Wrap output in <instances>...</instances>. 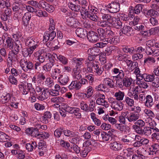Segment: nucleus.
Wrapping results in <instances>:
<instances>
[{"label":"nucleus","instance_id":"obj_39","mask_svg":"<svg viewBox=\"0 0 159 159\" xmlns=\"http://www.w3.org/2000/svg\"><path fill=\"white\" fill-rule=\"evenodd\" d=\"M107 35V36L108 38H112L115 39V40L116 42V43H113L112 44H116L117 43L119 42V39L118 38H115L114 36V33L111 30H107L106 31V35Z\"/></svg>","mask_w":159,"mask_h":159},{"label":"nucleus","instance_id":"obj_33","mask_svg":"<svg viewBox=\"0 0 159 159\" xmlns=\"http://www.w3.org/2000/svg\"><path fill=\"white\" fill-rule=\"evenodd\" d=\"M136 84L141 88L146 89L148 87L147 83L142 79H137L136 81Z\"/></svg>","mask_w":159,"mask_h":159},{"label":"nucleus","instance_id":"obj_4","mask_svg":"<svg viewBox=\"0 0 159 159\" xmlns=\"http://www.w3.org/2000/svg\"><path fill=\"white\" fill-rule=\"evenodd\" d=\"M95 59L93 57H88L87 59L85 61V65L86 67L87 71L89 72H92L93 71L94 67L96 66L97 63L94 61Z\"/></svg>","mask_w":159,"mask_h":159},{"label":"nucleus","instance_id":"obj_38","mask_svg":"<svg viewBox=\"0 0 159 159\" xmlns=\"http://www.w3.org/2000/svg\"><path fill=\"white\" fill-rule=\"evenodd\" d=\"M52 116L51 113L49 111H46L44 112L43 116L42 117L43 122L46 123L48 122V120L51 118Z\"/></svg>","mask_w":159,"mask_h":159},{"label":"nucleus","instance_id":"obj_58","mask_svg":"<svg viewBox=\"0 0 159 159\" xmlns=\"http://www.w3.org/2000/svg\"><path fill=\"white\" fill-rule=\"evenodd\" d=\"M111 24V22H108L104 20H101L98 22V25L101 27H106L108 26Z\"/></svg>","mask_w":159,"mask_h":159},{"label":"nucleus","instance_id":"obj_43","mask_svg":"<svg viewBox=\"0 0 159 159\" xmlns=\"http://www.w3.org/2000/svg\"><path fill=\"white\" fill-rule=\"evenodd\" d=\"M6 43L7 48L11 50L15 42L11 38L8 37L6 39Z\"/></svg>","mask_w":159,"mask_h":159},{"label":"nucleus","instance_id":"obj_44","mask_svg":"<svg viewBox=\"0 0 159 159\" xmlns=\"http://www.w3.org/2000/svg\"><path fill=\"white\" fill-rule=\"evenodd\" d=\"M131 29V27L130 26H125L122 29V32L123 34L127 36H130L132 34Z\"/></svg>","mask_w":159,"mask_h":159},{"label":"nucleus","instance_id":"obj_36","mask_svg":"<svg viewBox=\"0 0 159 159\" xmlns=\"http://www.w3.org/2000/svg\"><path fill=\"white\" fill-rule=\"evenodd\" d=\"M63 133L65 136L69 137H76L77 133L74 132L68 129H65L63 131Z\"/></svg>","mask_w":159,"mask_h":159},{"label":"nucleus","instance_id":"obj_45","mask_svg":"<svg viewBox=\"0 0 159 159\" xmlns=\"http://www.w3.org/2000/svg\"><path fill=\"white\" fill-rule=\"evenodd\" d=\"M133 81V79L131 78H124L123 80V85L126 87L130 86Z\"/></svg>","mask_w":159,"mask_h":159},{"label":"nucleus","instance_id":"obj_52","mask_svg":"<svg viewBox=\"0 0 159 159\" xmlns=\"http://www.w3.org/2000/svg\"><path fill=\"white\" fill-rule=\"evenodd\" d=\"M53 66V64L52 62L47 63L43 66V70L46 71H50Z\"/></svg>","mask_w":159,"mask_h":159},{"label":"nucleus","instance_id":"obj_29","mask_svg":"<svg viewBox=\"0 0 159 159\" xmlns=\"http://www.w3.org/2000/svg\"><path fill=\"white\" fill-rule=\"evenodd\" d=\"M47 90L46 88L44 89L41 93L37 97V98L39 100L44 101L48 98V92L47 91Z\"/></svg>","mask_w":159,"mask_h":159},{"label":"nucleus","instance_id":"obj_47","mask_svg":"<svg viewBox=\"0 0 159 159\" xmlns=\"http://www.w3.org/2000/svg\"><path fill=\"white\" fill-rule=\"evenodd\" d=\"M131 88L129 89V91L128 93V95L130 97H132V96L133 97L134 100L138 101L139 99V95L137 93H135L133 95L131 91H134L135 90V89H134L133 88L132 89H131Z\"/></svg>","mask_w":159,"mask_h":159},{"label":"nucleus","instance_id":"obj_63","mask_svg":"<svg viewBox=\"0 0 159 159\" xmlns=\"http://www.w3.org/2000/svg\"><path fill=\"white\" fill-rule=\"evenodd\" d=\"M101 135L103 140L104 142H106L109 141L111 138V136L110 134H107L105 132L102 133Z\"/></svg>","mask_w":159,"mask_h":159},{"label":"nucleus","instance_id":"obj_20","mask_svg":"<svg viewBox=\"0 0 159 159\" xmlns=\"http://www.w3.org/2000/svg\"><path fill=\"white\" fill-rule=\"evenodd\" d=\"M143 129L144 134L147 136L150 135L152 132H158L159 131V129L156 127L151 128L145 127L143 128Z\"/></svg>","mask_w":159,"mask_h":159},{"label":"nucleus","instance_id":"obj_41","mask_svg":"<svg viewBox=\"0 0 159 159\" xmlns=\"http://www.w3.org/2000/svg\"><path fill=\"white\" fill-rule=\"evenodd\" d=\"M135 125L133 126V128L135 129V127H136V129H137V128H140L144 126L145 123L142 120L140 119L137 120L135 123Z\"/></svg>","mask_w":159,"mask_h":159},{"label":"nucleus","instance_id":"obj_64","mask_svg":"<svg viewBox=\"0 0 159 159\" xmlns=\"http://www.w3.org/2000/svg\"><path fill=\"white\" fill-rule=\"evenodd\" d=\"M120 140L122 143L126 144H128L131 143V140L126 135L123 137Z\"/></svg>","mask_w":159,"mask_h":159},{"label":"nucleus","instance_id":"obj_3","mask_svg":"<svg viewBox=\"0 0 159 159\" xmlns=\"http://www.w3.org/2000/svg\"><path fill=\"white\" fill-rule=\"evenodd\" d=\"M95 98H97L96 103L99 105H101L106 108L108 107V104L107 102L105 100V97L104 94L97 92L95 94Z\"/></svg>","mask_w":159,"mask_h":159},{"label":"nucleus","instance_id":"obj_28","mask_svg":"<svg viewBox=\"0 0 159 159\" xmlns=\"http://www.w3.org/2000/svg\"><path fill=\"white\" fill-rule=\"evenodd\" d=\"M145 106L148 108L151 107L154 105L153 99L151 95H148L146 96V101L144 102Z\"/></svg>","mask_w":159,"mask_h":159},{"label":"nucleus","instance_id":"obj_53","mask_svg":"<svg viewBox=\"0 0 159 159\" xmlns=\"http://www.w3.org/2000/svg\"><path fill=\"white\" fill-rule=\"evenodd\" d=\"M90 148L89 146L85 147L83 150L80 152V155L81 157H86L90 151Z\"/></svg>","mask_w":159,"mask_h":159},{"label":"nucleus","instance_id":"obj_26","mask_svg":"<svg viewBox=\"0 0 159 159\" xmlns=\"http://www.w3.org/2000/svg\"><path fill=\"white\" fill-rule=\"evenodd\" d=\"M97 32L99 35L100 39L109 40V39H114L112 38H107L106 31L102 28H99L98 29Z\"/></svg>","mask_w":159,"mask_h":159},{"label":"nucleus","instance_id":"obj_56","mask_svg":"<svg viewBox=\"0 0 159 159\" xmlns=\"http://www.w3.org/2000/svg\"><path fill=\"white\" fill-rule=\"evenodd\" d=\"M96 104L95 102L92 99L90 101L89 104V111L92 112L94 110H96Z\"/></svg>","mask_w":159,"mask_h":159},{"label":"nucleus","instance_id":"obj_18","mask_svg":"<svg viewBox=\"0 0 159 159\" xmlns=\"http://www.w3.org/2000/svg\"><path fill=\"white\" fill-rule=\"evenodd\" d=\"M58 82L61 85H65L68 82L69 77L68 76L65 74L60 75L58 78Z\"/></svg>","mask_w":159,"mask_h":159},{"label":"nucleus","instance_id":"obj_50","mask_svg":"<svg viewBox=\"0 0 159 159\" xmlns=\"http://www.w3.org/2000/svg\"><path fill=\"white\" fill-rule=\"evenodd\" d=\"M94 72L98 75H101L103 72V69L101 67H99V66L96 64V66L94 67L93 69Z\"/></svg>","mask_w":159,"mask_h":159},{"label":"nucleus","instance_id":"obj_60","mask_svg":"<svg viewBox=\"0 0 159 159\" xmlns=\"http://www.w3.org/2000/svg\"><path fill=\"white\" fill-rule=\"evenodd\" d=\"M134 70V71L133 72V73L136 75V79L137 80V79H139V78L140 77H141L142 78L143 74L141 73L140 70L138 66Z\"/></svg>","mask_w":159,"mask_h":159},{"label":"nucleus","instance_id":"obj_22","mask_svg":"<svg viewBox=\"0 0 159 159\" xmlns=\"http://www.w3.org/2000/svg\"><path fill=\"white\" fill-rule=\"evenodd\" d=\"M25 41L26 45L28 47L38 45V41L31 38H27L25 39Z\"/></svg>","mask_w":159,"mask_h":159},{"label":"nucleus","instance_id":"obj_59","mask_svg":"<svg viewBox=\"0 0 159 159\" xmlns=\"http://www.w3.org/2000/svg\"><path fill=\"white\" fill-rule=\"evenodd\" d=\"M103 84L105 85H107L111 88L113 87V80L109 78H105L103 80Z\"/></svg>","mask_w":159,"mask_h":159},{"label":"nucleus","instance_id":"obj_40","mask_svg":"<svg viewBox=\"0 0 159 159\" xmlns=\"http://www.w3.org/2000/svg\"><path fill=\"white\" fill-rule=\"evenodd\" d=\"M68 6L70 9L72 11L78 12L80 10V6L78 5H75L73 4L72 2H70L68 3Z\"/></svg>","mask_w":159,"mask_h":159},{"label":"nucleus","instance_id":"obj_8","mask_svg":"<svg viewBox=\"0 0 159 159\" xmlns=\"http://www.w3.org/2000/svg\"><path fill=\"white\" fill-rule=\"evenodd\" d=\"M106 9L110 12L115 13L119 11L120 9V5L118 3L113 2L109 4L107 6Z\"/></svg>","mask_w":159,"mask_h":159},{"label":"nucleus","instance_id":"obj_13","mask_svg":"<svg viewBox=\"0 0 159 159\" xmlns=\"http://www.w3.org/2000/svg\"><path fill=\"white\" fill-rule=\"evenodd\" d=\"M87 38L89 42L95 43L99 40V38L96 33L92 31L89 32L87 34Z\"/></svg>","mask_w":159,"mask_h":159},{"label":"nucleus","instance_id":"obj_37","mask_svg":"<svg viewBox=\"0 0 159 159\" xmlns=\"http://www.w3.org/2000/svg\"><path fill=\"white\" fill-rule=\"evenodd\" d=\"M61 72V70L59 68H55L51 72L50 75L52 78L54 80H56L59 74Z\"/></svg>","mask_w":159,"mask_h":159},{"label":"nucleus","instance_id":"obj_48","mask_svg":"<svg viewBox=\"0 0 159 159\" xmlns=\"http://www.w3.org/2000/svg\"><path fill=\"white\" fill-rule=\"evenodd\" d=\"M129 113L128 111L124 112L121 116H119V121L121 124H125V118L127 119L126 116Z\"/></svg>","mask_w":159,"mask_h":159},{"label":"nucleus","instance_id":"obj_17","mask_svg":"<svg viewBox=\"0 0 159 159\" xmlns=\"http://www.w3.org/2000/svg\"><path fill=\"white\" fill-rule=\"evenodd\" d=\"M140 116L139 114L134 113V112H131L129 114V113L126 117L127 120L129 122H134L136 121L139 119Z\"/></svg>","mask_w":159,"mask_h":159},{"label":"nucleus","instance_id":"obj_2","mask_svg":"<svg viewBox=\"0 0 159 159\" xmlns=\"http://www.w3.org/2000/svg\"><path fill=\"white\" fill-rule=\"evenodd\" d=\"M88 10L86 11L85 10L81 12V15L85 16L90 20L94 21H98V18L96 14L97 13V8L94 7H88Z\"/></svg>","mask_w":159,"mask_h":159},{"label":"nucleus","instance_id":"obj_1","mask_svg":"<svg viewBox=\"0 0 159 159\" xmlns=\"http://www.w3.org/2000/svg\"><path fill=\"white\" fill-rule=\"evenodd\" d=\"M50 25L48 31L44 34L43 41L44 43L48 41L53 40L56 35L55 30V23L52 19H49Z\"/></svg>","mask_w":159,"mask_h":159},{"label":"nucleus","instance_id":"obj_15","mask_svg":"<svg viewBox=\"0 0 159 159\" xmlns=\"http://www.w3.org/2000/svg\"><path fill=\"white\" fill-rule=\"evenodd\" d=\"M12 98L11 94L8 93H4L0 96V102L3 104L8 103Z\"/></svg>","mask_w":159,"mask_h":159},{"label":"nucleus","instance_id":"obj_5","mask_svg":"<svg viewBox=\"0 0 159 159\" xmlns=\"http://www.w3.org/2000/svg\"><path fill=\"white\" fill-rule=\"evenodd\" d=\"M64 110L66 112L70 114H74V115L78 118L81 117V115L80 112V108L76 107H72L68 105L64 107Z\"/></svg>","mask_w":159,"mask_h":159},{"label":"nucleus","instance_id":"obj_10","mask_svg":"<svg viewBox=\"0 0 159 159\" xmlns=\"http://www.w3.org/2000/svg\"><path fill=\"white\" fill-rule=\"evenodd\" d=\"M112 74L113 75V77L116 78L122 79L124 76V73L122 70L119 68L115 67L113 68L111 70Z\"/></svg>","mask_w":159,"mask_h":159},{"label":"nucleus","instance_id":"obj_12","mask_svg":"<svg viewBox=\"0 0 159 159\" xmlns=\"http://www.w3.org/2000/svg\"><path fill=\"white\" fill-rule=\"evenodd\" d=\"M123 146L119 141H114L110 144V147L111 150L114 151H119L121 150Z\"/></svg>","mask_w":159,"mask_h":159},{"label":"nucleus","instance_id":"obj_19","mask_svg":"<svg viewBox=\"0 0 159 159\" xmlns=\"http://www.w3.org/2000/svg\"><path fill=\"white\" fill-rule=\"evenodd\" d=\"M81 70L79 67H75L73 69L72 76L74 80H78L81 78Z\"/></svg>","mask_w":159,"mask_h":159},{"label":"nucleus","instance_id":"obj_31","mask_svg":"<svg viewBox=\"0 0 159 159\" xmlns=\"http://www.w3.org/2000/svg\"><path fill=\"white\" fill-rule=\"evenodd\" d=\"M37 145L35 141L31 142L30 143H27L26 144L25 148L28 152H32L36 148Z\"/></svg>","mask_w":159,"mask_h":159},{"label":"nucleus","instance_id":"obj_23","mask_svg":"<svg viewBox=\"0 0 159 159\" xmlns=\"http://www.w3.org/2000/svg\"><path fill=\"white\" fill-rule=\"evenodd\" d=\"M31 18V14L28 12L25 13L22 18L23 25L25 26H27L29 23Z\"/></svg>","mask_w":159,"mask_h":159},{"label":"nucleus","instance_id":"obj_32","mask_svg":"<svg viewBox=\"0 0 159 159\" xmlns=\"http://www.w3.org/2000/svg\"><path fill=\"white\" fill-rule=\"evenodd\" d=\"M66 23L68 25L73 27H75L77 26V21L73 17L68 18L66 20Z\"/></svg>","mask_w":159,"mask_h":159},{"label":"nucleus","instance_id":"obj_51","mask_svg":"<svg viewBox=\"0 0 159 159\" xmlns=\"http://www.w3.org/2000/svg\"><path fill=\"white\" fill-rule=\"evenodd\" d=\"M18 102H16L14 98H12L11 100L8 103V106H10L11 107L15 109H17L18 107Z\"/></svg>","mask_w":159,"mask_h":159},{"label":"nucleus","instance_id":"obj_16","mask_svg":"<svg viewBox=\"0 0 159 159\" xmlns=\"http://www.w3.org/2000/svg\"><path fill=\"white\" fill-rule=\"evenodd\" d=\"M100 50L99 48L96 47L95 46L93 48H89L88 51V57H93V58H95V57L98 55L100 53Z\"/></svg>","mask_w":159,"mask_h":159},{"label":"nucleus","instance_id":"obj_6","mask_svg":"<svg viewBox=\"0 0 159 159\" xmlns=\"http://www.w3.org/2000/svg\"><path fill=\"white\" fill-rule=\"evenodd\" d=\"M20 64L22 70L25 72L31 70L33 69L34 65L31 61H28L26 60L23 59L21 60Z\"/></svg>","mask_w":159,"mask_h":159},{"label":"nucleus","instance_id":"obj_9","mask_svg":"<svg viewBox=\"0 0 159 159\" xmlns=\"http://www.w3.org/2000/svg\"><path fill=\"white\" fill-rule=\"evenodd\" d=\"M94 89L93 87L89 86L87 87L85 89V92L80 93L83 96V98L85 99H88L91 97L93 94Z\"/></svg>","mask_w":159,"mask_h":159},{"label":"nucleus","instance_id":"obj_49","mask_svg":"<svg viewBox=\"0 0 159 159\" xmlns=\"http://www.w3.org/2000/svg\"><path fill=\"white\" fill-rule=\"evenodd\" d=\"M34 12L35 13L37 16L39 17H46L48 16V13L45 11H42L40 10H35Z\"/></svg>","mask_w":159,"mask_h":159},{"label":"nucleus","instance_id":"obj_35","mask_svg":"<svg viewBox=\"0 0 159 159\" xmlns=\"http://www.w3.org/2000/svg\"><path fill=\"white\" fill-rule=\"evenodd\" d=\"M142 79H143L146 82H152L155 79V75H154L148 74H143Z\"/></svg>","mask_w":159,"mask_h":159},{"label":"nucleus","instance_id":"obj_7","mask_svg":"<svg viewBox=\"0 0 159 159\" xmlns=\"http://www.w3.org/2000/svg\"><path fill=\"white\" fill-rule=\"evenodd\" d=\"M110 102L111 103V107L114 110L120 111L123 108V104L121 102L115 100L112 98H111Z\"/></svg>","mask_w":159,"mask_h":159},{"label":"nucleus","instance_id":"obj_25","mask_svg":"<svg viewBox=\"0 0 159 159\" xmlns=\"http://www.w3.org/2000/svg\"><path fill=\"white\" fill-rule=\"evenodd\" d=\"M77 35L81 38H84L87 34V31L85 29L80 28H77L75 31Z\"/></svg>","mask_w":159,"mask_h":159},{"label":"nucleus","instance_id":"obj_30","mask_svg":"<svg viewBox=\"0 0 159 159\" xmlns=\"http://www.w3.org/2000/svg\"><path fill=\"white\" fill-rule=\"evenodd\" d=\"M125 95L124 92L118 90L115 93L114 97L116 98L115 100L120 101L123 99Z\"/></svg>","mask_w":159,"mask_h":159},{"label":"nucleus","instance_id":"obj_21","mask_svg":"<svg viewBox=\"0 0 159 159\" xmlns=\"http://www.w3.org/2000/svg\"><path fill=\"white\" fill-rule=\"evenodd\" d=\"M111 24L114 28L119 29L121 27L122 23L118 18L114 17H112V21L111 22Z\"/></svg>","mask_w":159,"mask_h":159},{"label":"nucleus","instance_id":"obj_54","mask_svg":"<svg viewBox=\"0 0 159 159\" xmlns=\"http://www.w3.org/2000/svg\"><path fill=\"white\" fill-rule=\"evenodd\" d=\"M102 20L108 22H111L112 21L113 17L109 14H102Z\"/></svg>","mask_w":159,"mask_h":159},{"label":"nucleus","instance_id":"obj_55","mask_svg":"<svg viewBox=\"0 0 159 159\" xmlns=\"http://www.w3.org/2000/svg\"><path fill=\"white\" fill-rule=\"evenodd\" d=\"M64 101V98L61 97H57L51 99V102H52L60 103Z\"/></svg>","mask_w":159,"mask_h":159},{"label":"nucleus","instance_id":"obj_14","mask_svg":"<svg viewBox=\"0 0 159 159\" xmlns=\"http://www.w3.org/2000/svg\"><path fill=\"white\" fill-rule=\"evenodd\" d=\"M109 40H105L100 39L102 42L100 43H98L95 44V46L97 48H102L105 47L106 45L108 44H112L113 43H116L115 39H109Z\"/></svg>","mask_w":159,"mask_h":159},{"label":"nucleus","instance_id":"obj_46","mask_svg":"<svg viewBox=\"0 0 159 159\" xmlns=\"http://www.w3.org/2000/svg\"><path fill=\"white\" fill-rule=\"evenodd\" d=\"M55 55L56 56L58 60H59L60 62L62 63L63 64L66 65L67 63L68 60L67 58L64 56L61 55H57V54H55Z\"/></svg>","mask_w":159,"mask_h":159},{"label":"nucleus","instance_id":"obj_34","mask_svg":"<svg viewBox=\"0 0 159 159\" xmlns=\"http://www.w3.org/2000/svg\"><path fill=\"white\" fill-rule=\"evenodd\" d=\"M128 96H125L124 102L125 103L126 105L131 108L134 105V99L131 98Z\"/></svg>","mask_w":159,"mask_h":159},{"label":"nucleus","instance_id":"obj_24","mask_svg":"<svg viewBox=\"0 0 159 159\" xmlns=\"http://www.w3.org/2000/svg\"><path fill=\"white\" fill-rule=\"evenodd\" d=\"M22 48V44L20 41H16V42H15L11 50L12 51L18 53V52L21 50Z\"/></svg>","mask_w":159,"mask_h":159},{"label":"nucleus","instance_id":"obj_27","mask_svg":"<svg viewBox=\"0 0 159 159\" xmlns=\"http://www.w3.org/2000/svg\"><path fill=\"white\" fill-rule=\"evenodd\" d=\"M11 13V9L6 8L4 10V12H2L1 15L2 19L4 21H6L8 19V17H9Z\"/></svg>","mask_w":159,"mask_h":159},{"label":"nucleus","instance_id":"obj_11","mask_svg":"<svg viewBox=\"0 0 159 159\" xmlns=\"http://www.w3.org/2000/svg\"><path fill=\"white\" fill-rule=\"evenodd\" d=\"M17 54L18 53H16L13 51H11L9 54L7 61L10 66L13 62L18 60Z\"/></svg>","mask_w":159,"mask_h":159},{"label":"nucleus","instance_id":"obj_57","mask_svg":"<svg viewBox=\"0 0 159 159\" xmlns=\"http://www.w3.org/2000/svg\"><path fill=\"white\" fill-rule=\"evenodd\" d=\"M44 82L45 85L49 87H52L54 84L53 81L50 77L47 78Z\"/></svg>","mask_w":159,"mask_h":159},{"label":"nucleus","instance_id":"obj_62","mask_svg":"<svg viewBox=\"0 0 159 159\" xmlns=\"http://www.w3.org/2000/svg\"><path fill=\"white\" fill-rule=\"evenodd\" d=\"M143 6L142 5L138 4L134 7V13L136 14H139L142 11Z\"/></svg>","mask_w":159,"mask_h":159},{"label":"nucleus","instance_id":"obj_61","mask_svg":"<svg viewBox=\"0 0 159 159\" xmlns=\"http://www.w3.org/2000/svg\"><path fill=\"white\" fill-rule=\"evenodd\" d=\"M146 123H148L149 125L150 126V127L155 128L156 125L157 123L155 121L152 120L150 118H148L147 120H145Z\"/></svg>","mask_w":159,"mask_h":159},{"label":"nucleus","instance_id":"obj_42","mask_svg":"<svg viewBox=\"0 0 159 159\" xmlns=\"http://www.w3.org/2000/svg\"><path fill=\"white\" fill-rule=\"evenodd\" d=\"M79 3L81 5L82 10L80 11L81 14L82 11H84V10H85L86 11L88 10V7H87L88 3L86 0H80Z\"/></svg>","mask_w":159,"mask_h":159}]
</instances>
